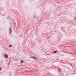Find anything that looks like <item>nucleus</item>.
Segmentation results:
<instances>
[{
	"instance_id": "f257e3e1",
	"label": "nucleus",
	"mask_w": 76,
	"mask_h": 76,
	"mask_svg": "<svg viewBox=\"0 0 76 76\" xmlns=\"http://www.w3.org/2000/svg\"><path fill=\"white\" fill-rule=\"evenodd\" d=\"M33 19H36L37 20L38 19V17L37 15L36 14H34L33 15Z\"/></svg>"
},
{
	"instance_id": "f03ea898",
	"label": "nucleus",
	"mask_w": 76,
	"mask_h": 76,
	"mask_svg": "<svg viewBox=\"0 0 76 76\" xmlns=\"http://www.w3.org/2000/svg\"><path fill=\"white\" fill-rule=\"evenodd\" d=\"M31 58H33L34 60H37V59L38 58V57L34 56L33 57H31Z\"/></svg>"
},
{
	"instance_id": "7ed1b4c3",
	"label": "nucleus",
	"mask_w": 76,
	"mask_h": 76,
	"mask_svg": "<svg viewBox=\"0 0 76 76\" xmlns=\"http://www.w3.org/2000/svg\"><path fill=\"white\" fill-rule=\"evenodd\" d=\"M4 56L5 57L7 58H9V57L8 56V55H7V54L6 53H5Z\"/></svg>"
},
{
	"instance_id": "20e7f679",
	"label": "nucleus",
	"mask_w": 76,
	"mask_h": 76,
	"mask_svg": "<svg viewBox=\"0 0 76 76\" xmlns=\"http://www.w3.org/2000/svg\"><path fill=\"white\" fill-rule=\"evenodd\" d=\"M12 28H10V34H12Z\"/></svg>"
},
{
	"instance_id": "39448f33",
	"label": "nucleus",
	"mask_w": 76,
	"mask_h": 76,
	"mask_svg": "<svg viewBox=\"0 0 76 76\" xmlns=\"http://www.w3.org/2000/svg\"><path fill=\"white\" fill-rule=\"evenodd\" d=\"M58 71L59 72H61V69H59Z\"/></svg>"
},
{
	"instance_id": "423d86ee",
	"label": "nucleus",
	"mask_w": 76,
	"mask_h": 76,
	"mask_svg": "<svg viewBox=\"0 0 76 76\" xmlns=\"http://www.w3.org/2000/svg\"><path fill=\"white\" fill-rule=\"evenodd\" d=\"M20 62H21V63H23V62H24V61H21Z\"/></svg>"
},
{
	"instance_id": "0eeeda50",
	"label": "nucleus",
	"mask_w": 76,
	"mask_h": 76,
	"mask_svg": "<svg viewBox=\"0 0 76 76\" xmlns=\"http://www.w3.org/2000/svg\"><path fill=\"white\" fill-rule=\"evenodd\" d=\"M57 51H54V53H57Z\"/></svg>"
},
{
	"instance_id": "6e6552de",
	"label": "nucleus",
	"mask_w": 76,
	"mask_h": 76,
	"mask_svg": "<svg viewBox=\"0 0 76 76\" xmlns=\"http://www.w3.org/2000/svg\"><path fill=\"white\" fill-rule=\"evenodd\" d=\"M7 19H10V18L9 17V16H8L7 17Z\"/></svg>"
},
{
	"instance_id": "1a4fd4ad",
	"label": "nucleus",
	"mask_w": 76,
	"mask_h": 76,
	"mask_svg": "<svg viewBox=\"0 0 76 76\" xmlns=\"http://www.w3.org/2000/svg\"><path fill=\"white\" fill-rule=\"evenodd\" d=\"M12 47V45H10V47Z\"/></svg>"
},
{
	"instance_id": "9d476101",
	"label": "nucleus",
	"mask_w": 76,
	"mask_h": 76,
	"mask_svg": "<svg viewBox=\"0 0 76 76\" xmlns=\"http://www.w3.org/2000/svg\"><path fill=\"white\" fill-rule=\"evenodd\" d=\"M10 25H11V26H12V23H10Z\"/></svg>"
},
{
	"instance_id": "9b49d317",
	"label": "nucleus",
	"mask_w": 76,
	"mask_h": 76,
	"mask_svg": "<svg viewBox=\"0 0 76 76\" xmlns=\"http://www.w3.org/2000/svg\"><path fill=\"white\" fill-rule=\"evenodd\" d=\"M10 33V29H9V33Z\"/></svg>"
},
{
	"instance_id": "f8f14e48",
	"label": "nucleus",
	"mask_w": 76,
	"mask_h": 76,
	"mask_svg": "<svg viewBox=\"0 0 76 76\" xmlns=\"http://www.w3.org/2000/svg\"><path fill=\"white\" fill-rule=\"evenodd\" d=\"M1 67H0V70H1Z\"/></svg>"
},
{
	"instance_id": "ddd939ff",
	"label": "nucleus",
	"mask_w": 76,
	"mask_h": 76,
	"mask_svg": "<svg viewBox=\"0 0 76 76\" xmlns=\"http://www.w3.org/2000/svg\"><path fill=\"white\" fill-rule=\"evenodd\" d=\"M4 16H5V15H4Z\"/></svg>"
},
{
	"instance_id": "4468645a",
	"label": "nucleus",
	"mask_w": 76,
	"mask_h": 76,
	"mask_svg": "<svg viewBox=\"0 0 76 76\" xmlns=\"http://www.w3.org/2000/svg\"><path fill=\"white\" fill-rule=\"evenodd\" d=\"M9 47H10V45H9Z\"/></svg>"
}]
</instances>
